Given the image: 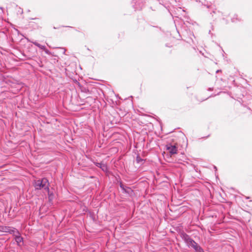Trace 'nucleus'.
Wrapping results in <instances>:
<instances>
[{
  "label": "nucleus",
  "instance_id": "f257e3e1",
  "mask_svg": "<svg viewBox=\"0 0 252 252\" xmlns=\"http://www.w3.org/2000/svg\"><path fill=\"white\" fill-rule=\"evenodd\" d=\"M180 235L188 247L194 249L198 245L189 235L184 232H181Z\"/></svg>",
  "mask_w": 252,
  "mask_h": 252
},
{
  "label": "nucleus",
  "instance_id": "f03ea898",
  "mask_svg": "<svg viewBox=\"0 0 252 252\" xmlns=\"http://www.w3.org/2000/svg\"><path fill=\"white\" fill-rule=\"evenodd\" d=\"M0 230L4 232H7L13 234V235L18 231V230L15 228L3 226H0Z\"/></svg>",
  "mask_w": 252,
  "mask_h": 252
},
{
  "label": "nucleus",
  "instance_id": "7ed1b4c3",
  "mask_svg": "<svg viewBox=\"0 0 252 252\" xmlns=\"http://www.w3.org/2000/svg\"><path fill=\"white\" fill-rule=\"evenodd\" d=\"M166 149L167 150L171 155H174L177 153V147L175 145L171 144H167L166 145Z\"/></svg>",
  "mask_w": 252,
  "mask_h": 252
},
{
  "label": "nucleus",
  "instance_id": "20e7f679",
  "mask_svg": "<svg viewBox=\"0 0 252 252\" xmlns=\"http://www.w3.org/2000/svg\"><path fill=\"white\" fill-rule=\"evenodd\" d=\"M14 236H15V240L18 246H21V243H22V245L23 244V238L21 236L19 231L18 230Z\"/></svg>",
  "mask_w": 252,
  "mask_h": 252
},
{
  "label": "nucleus",
  "instance_id": "39448f33",
  "mask_svg": "<svg viewBox=\"0 0 252 252\" xmlns=\"http://www.w3.org/2000/svg\"><path fill=\"white\" fill-rule=\"evenodd\" d=\"M41 183H42V185L43 186L44 189L47 191H49V183L48 180V179L46 178H43L41 180H39Z\"/></svg>",
  "mask_w": 252,
  "mask_h": 252
},
{
  "label": "nucleus",
  "instance_id": "423d86ee",
  "mask_svg": "<svg viewBox=\"0 0 252 252\" xmlns=\"http://www.w3.org/2000/svg\"><path fill=\"white\" fill-rule=\"evenodd\" d=\"M120 187L123 190L124 192L131 194L133 192V190L130 188L125 186L122 183H120Z\"/></svg>",
  "mask_w": 252,
  "mask_h": 252
},
{
  "label": "nucleus",
  "instance_id": "0eeeda50",
  "mask_svg": "<svg viewBox=\"0 0 252 252\" xmlns=\"http://www.w3.org/2000/svg\"><path fill=\"white\" fill-rule=\"evenodd\" d=\"M34 187L36 189H44L43 186L39 180L35 182Z\"/></svg>",
  "mask_w": 252,
  "mask_h": 252
},
{
  "label": "nucleus",
  "instance_id": "6e6552de",
  "mask_svg": "<svg viewBox=\"0 0 252 252\" xmlns=\"http://www.w3.org/2000/svg\"><path fill=\"white\" fill-rule=\"evenodd\" d=\"M28 41H30V42H31L34 45H35V46H37L38 47H39L41 49H42L43 50H45L46 47H45V46L41 45V44H39L38 42H37L36 41H30L29 40H28Z\"/></svg>",
  "mask_w": 252,
  "mask_h": 252
},
{
  "label": "nucleus",
  "instance_id": "1a4fd4ad",
  "mask_svg": "<svg viewBox=\"0 0 252 252\" xmlns=\"http://www.w3.org/2000/svg\"><path fill=\"white\" fill-rule=\"evenodd\" d=\"M193 249L195 252H204L203 249L198 244Z\"/></svg>",
  "mask_w": 252,
  "mask_h": 252
},
{
  "label": "nucleus",
  "instance_id": "9d476101",
  "mask_svg": "<svg viewBox=\"0 0 252 252\" xmlns=\"http://www.w3.org/2000/svg\"><path fill=\"white\" fill-rule=\"evenodd\" d=\"M103 171L107 170V167L106 164L103 163L100 167Z\"/></svg>",
  "mask_w": 252,
  "mask_h": 252
},
{
  "label": "nucleus",
  "instance_id": "9b49d317",
  "mask_svg": "<svg viewBox=\"0 0 252 252\" xmlns=\"http://www.w3.org/2000/svg\"><path fill=\"white\" fill-rule=\"evenodd\" d=\"M94 164L98 167H100L103 163L101 162H94Z\"/></svg>",
  "mask_w": 252,
  "mask_h": 252
},
{
  "label": "nucleus",
  "instance_id": "f8f14e48",
  "mask_svg": "<svg viewBox=\"0 0 252 252\" xmlns=\"http://www.w3.org/2000/svg\"><path fill=\"white\" fill-rule=\"evenodd\" d=\"M136 160L138 163H139L141 161H143V159L141 158H140L139 157H137L136 158Z\"/></svg>",
  "mask_w": 252,
  "mask_h": 252
},
{
  "label": "nucleus",
  "instance_id": "ddd939ff",
  "mask_svg": "<svg viewBox=\"0 0 252 252\" xmlns=\"http://www.w3.org/2000/svg\"><path fill=\"white\" fill-rule=\"evenodd\" d=\"M44 51H45V53H46V54H48V55H50V52H49V50H48L47 49H46V48H45V50H44Z\"/></svg>",
  "mask_w": 252,
  "mask_h": 252
},
{
  "label": "nucleus",
  "instance_id": "4468645a",
  "mask_svg": "<svg viewBox=\"0 0 252 252\" xmlns=\"http://www.w3.org/2000/svg\"><path fill=\"white\" fill-rule=\"evenodd\" d=\"M232 21L233 22H235V20H234V19H232Z\"/></svg>",
  "mask_w": 252,
  "mask_h": 252
},
{
  "label": "nucleus",
  "instance_id": "2eb2a0df",
  "mask_svg": "<svg viewBox=\"0 0 252 252\" xmlns=\"http://www.w3.org/2000/svg\"><path fill=\"white\" fill-rule=\"evenodd\" d=\"M65 50H64L63 51V54H65Z\"/></svg>",
  "mask_w": 252,
  "mask_h": 252
},
{
  "label": "nucleus",
  "instance_id": "dca6fc26",
  "mask_svg": "<svg viewBox=\"0 0 252 252\" xmlns=\"http://www.w3.org/2000/svg\"><path fill=\"white\" fill-rule=\"evenodd\" d=\"M216 72H219V70H218Z\"/></svg>",
  "mask_w": 252,
  "mask_h": 252
}]
</instances>
